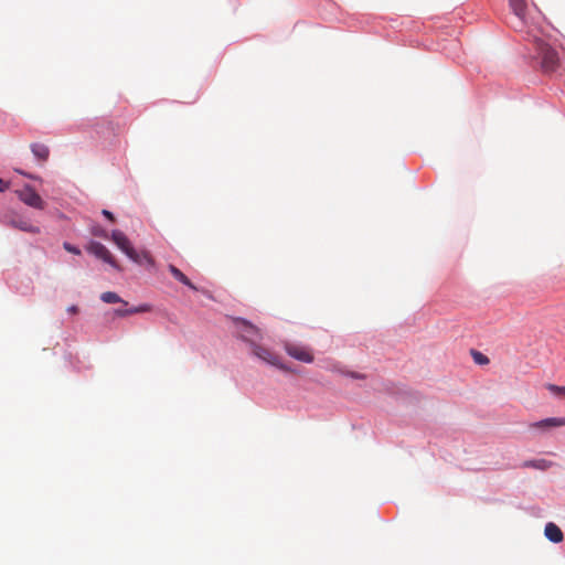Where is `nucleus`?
<instances>
[{"instance_id": "f257e3e1", "label": "nucleus", "mask_w": 565, "mask_h": 565, "mask_svg": "<svg viewBox=\"0 0 565 565\" xmlns=\"http://www.w3.org/2000/svg\"><path fill=\"white\" fill-rule=\"evenodd\" d=\"M509 2L515 19L513 28L520 32H523V30L526 29V36L524 40L526 42L525 47L529 52V57L536 62L544 74L548 76L556 74L559 68L558 54L540 35V30L534 28L527 21L526 0H509Z\"/></svg>"}, {"instance_id": "f03ea898", "label": "nucleus", "mask_w": 565, "mask_h": 565, "mask_svg": "<svg viewBox=\"0 0 565 565\" xmlns=\"http://www.w3.org/2000/svg\"><path fill=\"white\" fill-rule=\"evenodd\" d=\"M110 238L131 262L138 265H142L145 263L152 264L151 255L146 250H136L129 238L121 231L114 230L111 232Z\"/></svg>"}, {"instance_id": "7ed1b4c3", "label": "nucleus", "mask_w": 565, "mask_h": 565, "mask_svg": "<svg viewBox=\"0 0 565 565\" xmlns=\"http://www.w3.org/2000/svg\"><path fill=\"white\" fill-rule=\"evenodd\" d=\"M15 194L18 195L20 201H22L25 205L30 207H33L35 210L45 209L44 200L30 184H24L22 188L17 189Z\"/></svg>"}, {"instance_id": "20e7f679", "label": "nucleus", "mask_w": 565, "mask_h": 565, "mask_svg": "<svg viewBox=\"0 0 565 565\" xmlns=\"http://www.w3.org/2000/svg\"><path fill=\"white\" fill-rule=\"evenodd\" d=\"M234 324L239 338L250 343L252 347L256 344L257 340H260L262 335L259 329L249 321L243 318H235Z\"/></svg>"}, {"instance_id": "39448f33", "label": "nucleus", "mask_w": 565, "mask_h": 565, "mask_svg": "<svg viewBox=\"0 0 565 565\" xmlns=\"http://www.w3.org/2000/svg\"><path fill=\"white\" fill-rule=\"evenodd\" d=\"M86 250L94 255L96 258L102 259L104 263L111 266L114 269L120 271L121 267L118 264V262L115 259V257L111 255V253L108 250V248L97 241H90L88 245L86 246Z\"/></svg>"}, {"instance_id": "423d86ee", "label": "nucleus", "mask_w": 565, "mask_h": 565, "mask_svg": "<svg viewBox=\"0 0 565 565\" xmlns=\"http://www.w3.org/2000/svg\"><path fill=\"white\" fill-rule=\"evenodd\" d=\"M86 250L94 255L96 258L102 259L104 263L111 266L114 269L120 271L121 267L118 264V262L115 259V257L111 255V253L108 250V248L97 241H90L88 245L86 246Z\"/></svg>"}, {"instance_id": "0eeeda50", "label": "nucleus", "mask_w": 565, "mask_h": 565, "mask_svg": "<svg viewBox=\"0 0 565 565\" xmlns=\"http://www.w3.org/2000/svg\"><path fill=\"white\" fill-rule=\"evenodd\" d=\"M2 224L31 234H39L41 232L40 226L34 225L31 220L24 215L14 214L11 216H2Z\"/></svg>"}, {"instance_id": "6e6552de", "label": "nucleus", "mask_w": 565, "mask_h": 565, "mask_svg": "<svg viewBox=\"0 0 565 565\" xmlns=\"http://www.w3.org/2000/svg\"><path fill=\"white\" fill-rule=\"evenodd\" d=\"M252 353L257 356L258 359H260L262 361L270 364V365H275V366H278L280 369H282L284 366L279 363V358L277 355H275L274 353H271L268 349L259 345V344H253L252 347Z\"/></svg>"}, {"instance_id": "1a4fd4ad", "label": "nucleus", "mask_w": 565, "mask_h": 565, "mask_svg": "<svg viewBox=\"0 0 565 565\" xmlns=\"http://www.w3.org/2000/svg\"><path fill=\"white\" fill-rule=\"evenodd\" d=\"M286 352L294 359L305 362L311 363L313 361V355L306 348L299 347L297 344H286Z\"/></svg>"}, {"instance_id": "9d476101", "label": "nucleus", "mask_w": 565, "mask_h": 565, "mask_svg": "<svg viewBox=\"0 0 565 565\" xmlns=\"http://www.w3.org/2000/svg\"><path fill=\"white\" fill-rule=\"evenodd\" d=\"M534 428L539 429H551L556 427L565 426V417H548L535 422L531 425Z\"/></svg>"}, {"instance_id": "9b49d317", "label": "nucleus", "mask_w": 565, "mask_h": 565, "mask_svg": "<svg viewBox=\"0 0 565 565\" xmlns=\"http://www.w3.org/2000/svg\"><path fill=\"white\" fill-rule=\"evenodd\" d=\"M544 534L546 539L553 543H561L564 539L562 530L553 522H548L545 525Z\"/></svg>"}, {"instance_id": "f8f14e48", "label": "nucleus", "mask_w": 565, "mask_h": 565, "mask_svg": "<svg viewBox=\"0 0 565 565\" xmlns=\"http://www.w3.org/2000/svg\"><path fill=\"white\" fill-rule=\"evenodd\" d=\"M169 271L179 282L189 287L190 289L196 290V287L192 284V281L177 266L170 264Z\"/></svg>"}, {"instance_id": "ddd939ff", "label": "nucleus", "mask_w": 565, "mask_h": 565, "mask_svg": "<svg viewBox=\"0 0 565 565\" xmlns=\"http://www.w3.org/2000/svg\"><path fill=\"white\" fill-rule=\"evenodd\" d=\"M31 151L39 161H46L50 154L47 146L40 142L32 143Z\"/></svg>"}, {"instance_id": "4468645a", "label": "nucleus", "mask_w": 565, "mask_h": 565, "mask_svg": "<svg viewBox=\"0 0 565 565\" xmlns=\"http://www.w3.org/2000/svg\"><path fill=\"white\" fill-rule=\"evenodd\" d=\"M553 465L552 461H548L546 459H531V460H526L522 463V467H525V468H533V469H537V470H547L548 468H551Z\"/></svg>"}, {"instance_id": "2eb2a0df", "label": "nucleus", "mask_w": 565, "mask_h": 565, "mask_svg": "<svg viewBox=\"0 0 565 565\" xmlns=\"http://www.w3.org/2000/svg\"><path fill=\"white\" fill-rule=\"evenodd\" d=\"M100 300L105 303H122L124 306H128V302L114 291L103 292L100 295Z\"/></svg>"}, {"instance_id": "dca6fc26", "label": "nucleus", "mask_w": 565, "mask_h": 565, "mask_svg": "<svg viewBox=\"0 0 565 565\" xmlns=\"http://www.w3.org/2000/svg\"><path fill=\"white\" fill-rule=\"evenodd\" d=\"M471 354H472V358H473V361L479 364V365H484V364H488L489 363V359L487 355H484L483 353L477 351V350H471Z\"/></svg>"}, {"instance_id": "f3484780", "label": "nucleus", "mask_w": 565, "mask_h": 565, "mask_svg": "<svg viewBox=\"0 0 565 565\" xmlns=\"http://www.w3.org/2000/svg\"><path fill=\"white\" fill-rule=\"evenodd\" d=\"M63 248H64L66 252H68V253H71V254H74V255H81V254H82L81 248H79L78 246H76V245H74V244L70 243V242H64V243H63Z\"/></svg>"}, {"instance_id": "a211bd4d", "label": "nucleus", "mask_w": 565, "mask_h": 565, "mask_svg": "<svg viewBox=\"0 0 565 565\" xmlns=\"http://www.w3.org/2000/svg\"><path fill=\"white\" fill-rule=\"evenodd\" d=\"M547 390L556 395V396H564L565 395V386H558V385H555V384H548L547 385Z\"/></svg>"}, {"instance_id": "6ab92c4d", "label": "nucleus", "mask_w": 565, "mask_h": 565, "mask_svg": "<svg viewBox=\"0 0 565 565\" xmlns=\"http://www.w3.org/2000/svg\"><path fill=\"white\" fill-rule=\"evenodd\" d=\"M92 233H93V235L105 238V239L109 238L107 231L104 228H100V227L94 228Z\"/></svg>"}, {"instance_id": "aec40b11", "label": "nucleus", "mask_w": 565, "mask_h": 565, "mask_svg": "<svg viewBox=\"0 0 565 565\" xmlns=\"http://www.w3.org/2000/svg\"><path fill=\"white\" fill-rule=\"evenodd\" d=\"M138 313H145L151 311L152 307L149 303H141L136 306Z\"/></svg>"}, {"instance_id": "412c9836", "label": "nucleus", "mask_w": 565, "mask_h": 565, "mask_svg": "<svg viewBox=\"0 0 565 565\" xmlns=\"http://www.w3.org/2000/svg\"><path fill=\"white\" fill-rule=\"evenodd\" d=\"M114 315H115L116 317H119V318H126V317H128L127 309H125V308H117V309H114Z\"/></svg>"}, {"instance_id": "4be33fe9", "label": "nucleus", "mask_w": 565, "mask_h": 565, "mask_svg": "<svg viewBox=\"0 0 565 565\" xmlns=\"http://www.w3.org/2000/svg\"><path fill=\"white\" fill-rule=\"evenodd\" d=\"M102 214L105 218L109 220L110 222H115V215L109 210H103Z\"/></svg>"}, {"instance_id": "5701e85b", "label": "nucleus", "mask_w": 565, "mask_h": 565, "mask_svg": "<svg viewBox=\"0 0 565 565\" xmlns=\"http://www.w3.org/2000/svg\"><path fill=\"white\" fill-rule=\"evenodd\" d=\"M78 311H79V309L76 305H72L67 308V312L71 315H76Z\"/></svg>"}, {"instance_id": "b1692460", "label": "nucleus", "mask_w": 565, "mask_h": 565, "mask_svg": "<svg viewBox=\"0 0 565 565\" xmlns=\"http://www.w3.org/2000/svg\"><path fill=\"white\" fill-rule=\"evenodd\" d=\"M126 309H127L128 316L138 313L136 306H132V307L126 308Z\"/></svg>"}, {"instance_id": "393cba45", "label": "nucleus", "mask_w": 565, "mask_h": 565, "mask_svg": "<svg viewBox=\"0 0 565 565\" xmlns=\"http://www.w3.org/2000/svg\"><path fill=\"white\" fill-rule=\"evenodd\" d=\"M1 184H2V192H4L6 189H8L10 186V183L8 181H6L3 177H2Z\"/></svg>"}, {"instance_id": "a878e982", "label": "nucleus", "mask_w": 565, "mask_h": 565, "mask_svg": "<svg viewBox=\"0 0 565 565\" xmlns=\"http://www.w3.org/2000/svg\"><path fill=\"white\" fill-rule=\"evenodd\" d=\"M21 173H22L23 175H25L26 178H29V179H32V180H41V178H40V177H38V175L30 174V173H23V172H21Z\"/></svg>"}, {"instance_id": "bb28decb", "label": "nucleus", "mask_w": 565, "mask_h": 565, "mask_svg": "<svg viewBox=\"0 0 565 565\" xmlns=\"http://www.w3.org/2000/svg\"><path fill=\"white\" fill-rule=\"evenodd\" d=\"M352 376L355 377V379H360L361 376L355 374V373H352Z\"/></svg>"}, {"instance_id": "cd10ccee", "label": "nucleus", "mask_w": 565, "mask_h": 565, "mask_svg": "<svg viewBox=\"0 0 565 565\" xmlns=\"http://www.w3.org/2000/svg\"><path fill=\"white\" fill-rule=\"evenodd\" d=\"M564 86H565V82H564Z\"/></svg>"}]
</instances>
